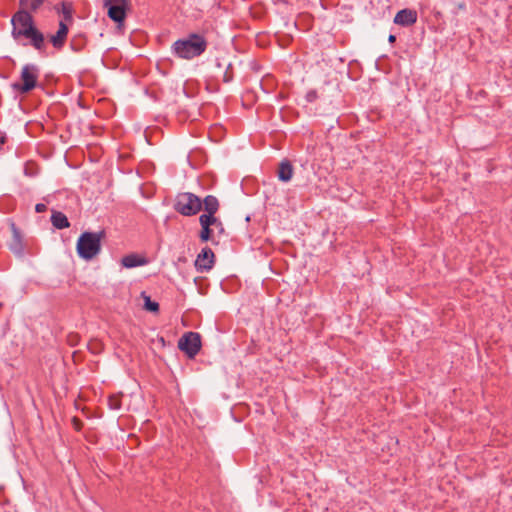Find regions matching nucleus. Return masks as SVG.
I'll use <instances>...</instances> for the list:
<instances>
[{
    "label": "nucleus",
    "mask_w": 512,
    "mask_h": 512,
    "mask_svg": "<svg viewBox=\"0 0 512 512\" xmlns=\"http://www.w3.org/2000/svg\"><path fill=\"white\" fill-rule=\"evenodd\" d=\"M11 24L14 40H27L36 50L44 48V35L35 27L33 17L28 11L18 10L12 16Z\"/></svg>",
    "instance_id": "1"
},
{
    "label": "nucleus",
    "mask_w": 512,
    "mask_h": 512,
    "mask_svg": "<svg viewBox=\"0 0 512 512\" xmlns=\"http://www.w3.org/2000/svg\"><path fill=\"white\" fill-rule=\"evenodd\" d=\"M207 45L204 36L191 33L186 38L175 41L171 49L176 57L190 60L202 55L206 51Z\"/></svg>",
    "instance_id": "2"
},
{
    "label": "nucleus",
    "mask_w": 512,
    "mask_h": 512,
    "mask_svg": "<svg viewBox=\"0 0 512 512\" xmlns=\"http://www.w3.org/2000/svg\"><path fill=\"white\" fill-rule=\"evenodd\" d=\"M103 232H84L77 241L76 249L80 258L91 260L101 251Z\"/></svg>",
    "instance_id": "3"
},
{
    "label": "nucleus",
    "mask_w": 512,
    "mask_h": 512,
    "mask_svg": "<svg viewBox=\"0 0 512 512\" xmlns=\"http://www.w3.org/2000/svg\"><path fill=\"white\" fill-rule=\"evenodd\" d=\"M174 209L183 216H194L202 209V200L193 193L182 192L176 196Z\"/></svg>",
    "instance_id": "4"
},
{
    "label": "nucleus",
    "mask_w": 512,
    "mask_h": 512,
    "mask_svg": "<svg viewBox=\"0 0 512 512\" xmlns=\"http://www.w3.org/2000/svg\"><path fill=\"white\" fill-rule=\"evenodd\" d=\"M39 68L34 64H26L21 71V82L14 83L12 86L14 90L21 94L30 92L36 87L39 78Z\"/></svg>",
    "instance_id": "5"
},
{
    "label": "nucleus",
    "mask_w": 512,
    "mask_h": 512,
    "mask_svg": "<svg viewBox=\"0 0 512 512\" xmlns=\"http://www.w3.org/2000/svg\"><path fill=\"white\" fill-rule=\"evenodd\" d=\"M178 348L189 358H194L201 349V337L196 332L185 333L178 341Z\"/></svg>",
    "instance_id": "6"
},
{
    "label": "nucleus",
    "mask_w": 512,
    "mask_h": 512,
    "mask_svg": "<svg viewBox=\"0 0 512 512\" xmlns=\"http://www.w3.org/2000/svg\"><path fill=\"white\" fill-rule=\"evenodd\" d=\"M214 264V253L210 248H203L198 254L195 266L198 271H209Z\"/></svg>",
    "instance_id": "7"
},
{
    "label": "nucleus",
    "mask_w": 512,
    "mask_h": 512,
    "mask_svg": "<svg viewBox=\"0 0 512 512\" xmlns=\"http://www.w3.org/2000/svg\"><path fill=\"white\" fill-rule=\"evenodd\" d=\"M12 239L9 243V249L12 253H14L16 256H23L24 254V242L23 237L18 230V228L15 226V224H12Z\"/></svg>",
    "instance_id": "8"
},
{
    "label": "nucleus",
    "mask_w": 512,
    "mask_h": 512,
    "mask_svg": "<svg viewBox=\"0 0 512 512\" xmlns=\"http://www.w3.org/2000/svg\"><path fill=\"white\" fill-rule=\"evenodd\" d=\"M417 21V12L411 9H402L395 15L394 23L401 26H411Z\"/></svg>",
    "instance_id": "9"
},
{
    "label": "nucleus",
    "mask_w": 512,
    "mask_h": 512,
    "mask_svg": "<svg viewBox=\"0 0 512 512\" xmlns=\"http://www.w3.org/2000/svg\"><path fill=\"white\" fill-rule=\"evenodd\" d=\"M199 223L201 225V231H200V240L202 242H207L209 240L213 239L214 236V229L211 226V220L210 215H201L199 217Z\"/></svg>",
    "instance_id": "10"
},
{
    "label": "nucleus",
    "mask_w": 512,
    "mask_h": 512,
    "mask_svg": "<svg viewBox=\"0 0 512 512\" xmlns=\"http://www.w3.org/2000/svg\"><path fill=\"white\" fill-rule=\"evenodd\" d=\"M68 31V25L64 21H60L58 31L50 38V41L55 48L60 49L64 46Z\"/></svg>",
    "instance_id": "11"
},
{
    "label": "nucleus",
    "mask_w": 512,
    "mask_h": 512,
    "mask_svg": "<svg viewBox=\"0 0 512 512\" xmlns=\"http://www.w3.org/2000/svg\"><path fill=\"white\" fill-rule=\"evenodd\" d=\"M54 10L62 15L60 21H64L67 25L73 22L74 8L71 2L62 1L54 6Z\"/></svg>",
    "instance_id": "12"
},
{
    "label": "nucleus",
    "mask_w": 512,
    "mask_h": 512,
    "mask_svg": "<svg viewBox=\"0 0 512 512\" xmlns=\"http://www.w3.org/2000/svg\"><path fill=\"white\" fill-rule=\"evenodd\" d=\"M121 264L125 268H134L147 264V259L135 253L128 254L121 259Z\"/></svg>",
    "instance_id": "13"
},
{
    "label": "nucleus",
    "mask_w": 512,
    "mask_h": 512,
    "mask_svg": "<svg viewBox=\"0 0 512 512\" xmlns=\"http://www.w3.org/2000/svg\"><path fill=\"white\" fill-rule=\"evenodd\" d=\"M205 213L203 215L215 216V213L219 209V201L213 195H208L202 201Z\"/></svg>",
    "instance_id": "14"
},
{
    "label": "nucleus",
    "mask_w": 512,
    "mask_h": 512,
    "mask_svg": "<svg viewBox=\"0 0 512 512\" xmlns=\"http://www.w3.org/2000/svg\"><path fill=\"white\" fill-rule=\"evenodd\" d=\"M278 178L283 182H288L292 179L293 176V167L291 163L287 160L282 161L278 168Z\"/></svg>",
    "instance_id": "15"
},
{
    "label": "nucleus",
    "mask_w": 512,
    "mask_h": 512,
    "mask_svg": "<svg viewBox=\"0 0 512 512\" xmlns=\"http://www.w3.org/2000/svg\"><path fill=\"white\" fill-rule=\"evenodd\" d=\"M51 223L57 229H65L70 226V223L66 215L59 211L52 212Z\"/></svg>",
    "instance_id": "16"
},
{
    "label": "nucleus",
    "mask_w": 512,
    "mask_h": 512,
    "mask_svg": "<svg viewBox=\"0 0 512 512\" xmlns=\"http://www.w3.org/2000/svg\"><path fill=\"white\" fill-rule=\"evenodd\" d=\"M108 16L115 22H122L126 15V7L109 6Z\"/></svg>",
    "instance_id": "17"
},
{
    "label": "nucleus",
    "mask_w": 512,
    "mask_h": 512,
    "mask_svg": "<svg viewBox=\"0 0 512 512\" xmlns=\"http://www.w3.org/2000/svg\"><path fill=\"white\" fill-rule=\"evenodd\" d=\"M45 0H19L21 9L30 13L37 11L44 3Z\"/></svg>",
    "instance_id": "18"
},
{
    "label": "nucleus",
    "mask_w": 512,
    "mask_h": 512,
    "mask_svg": "<svg viewBox=\"0 0 512 512\" xmlns=\"http://www.w3.org/2000/svg\"><path fill=\"white\" fill-rule=\"evenodd\" d=\"M122 393L112 394L108 397V406L112 410H119L122 406Z\"/></svg>",
    "instance_id": "19"
},
{
    "label": "nucleus",
    "mask_w": 512,
    "mask_h": 512,
    "mask_svg": "<svg viewBox=\"0 0 512 512\" xmlns=\"http://www.w3.org/2000/svg\"><path fill=\"white\" fill-rule=\"evenodd\" d=\"M210 220L212 222L211 226L214 229V232L217 231L219 235L224 234L225 229L221 220L215 216H210Z\"/></svg>",
    "instance_id": "20"
},
{
    "label": "nucleus",
    "mask_w": 512,
    "mask_h": 512,
    "mask_svg": "<svg viewBox=\"0 0 512 512\" xmlns=\"http://www.w3.org/2000/svg\"><path fill=\"white\" fill-rule=\"evenodd\" d=\"M144 299V307L146 310L151 312H157L159 310V304L157 302L152 301L149 296H144Z\"/></svg>",
    "instance_id": "21"
},
{
    "label": "nucleus",
    "mask_w": 512,
    "mask_h": 512,
    "mask_svg": "<svg viewBox=\"0 0 512 512\" xmlns=\"http://www.w3.org/2000/svg\"><path fill=\"white\" fill-rule=\"evenodd\" d=\"M105 6L127 7V0H105Z\"/></svg>",
    "instance_id": "22"
},
{
    "label": "nucleus",
    "mask_w": 512,
    "mask_h": 512,
    "mask_svg": "<svg viewBox=\"0 0 512 512\" xmlns=\"http://www.w3.org/2000/svg\"><path fill=\"white\" fill-rule=\"evenodd\" d=\"M318 95H317V92L315 90H310L307 92L306 94V100L308 102H313L317 99Z\"/></svg>",
    "instance_id": "23"
},
{
    "label": "nucleus",
    "mask_w": 512,
    "mask_h": 512,
    "mask_svg": "<svg viewBox=\"0 0 512 512\" xmlns=\"http://www.w3.org/2000/svg\"><path fill=\"white\" fill-rule=\"evenodd\" d=\"M232 78H233V74H232V72L229 71V68H227V70L225 71L224 76H223V81L228 83L232 80Z\"/></svg>",
    "instance_id": "24"
},
{
    "label": "nucleus",
    "mask_w": 512,
    "mask_h": 512,
    "mask_svg": "<svg viewBox=\"0 0 512 512\" xmlns=\"http://www.w3.org/2000/svg\"><path fill=\"white\" fill-rule=\"evenodd\" d=\"M46 210H47V206H46L45 204H43V203H38V204H36V206H35V211H36L37 213H43V212H45Z\"/></svg>",
    "instance_id": "25"
},
{
    "label": "nucleus",
    "mask_w": 512,
    "mask_h": 512,
    "mask_svg": "<svg viewBox=\"0 0 512 512\" xmlns=\"http://www.w3.org/2000/svg\"><path fill=\"white\" fill-rule=\"evenodd\" d=\"M73 425H74V428L79 431L82 427V423L79 419L77 418H73Z\"/></svg>",
    "instance_id": "26"
},
{
    "label": "nucleus",
    "mask_w": 512,
    "mask_h": 512,
    "mask_svg": "<svg viewBox=\"0 0 512 512\" xmlns=\"http://www.w3.org/2000/svg\"><path fill=\"white\" fill-rule=\"evenodd\" d=\"M388 40H389V42H390V43H394V42L396 41V37H395V35H392V34H391V35L389 36Z\"/></svg>",
    "instance_id": "27"
}]
</instances>
